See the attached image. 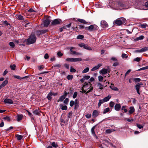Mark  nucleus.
Returning a JSON list of instances; mask_svg holds the SVG:
<instances>
[{
    "mask_svg": "<svg viewBox=\"0 0 148 148\" xmlns=\"http://www.w3.org/2000/svg\"><path fill=\"white\" fill-rule=\"evenodd\" d=\"M92 86V84L90 82H85L82 88V93H83L86 92V93L87 94L91 92L93 89V88Z\"/></svg>",
    "mask_w": 148,
    "mask_h": 148,
    "instance_id": "f257e3e1",
    "label": "nucleus"
},
{
    "mask_svg": "<svg viewBox=\"0 0 148 148\" xmlns=\"http://www.w3.org/2000/svg\"><path fill=\"white\" fill-rule=\"evenodd\" d=\"M36 38L34 34H32L28 39H26L24 42L26 43L27 45H29L34 43L36 40Z\"/></svg>",
    "mask_w": 148,
    "mask_h": 148,
    "instance_id": "f03ea898",
    "label": "nucleus"
},
{
    "mask_svg": "<svg viewBox=\"0 0 148 148\" xmlns=\"http://www.w3.org/2000/svg\"><path fill=\"white\" fill-rule=\"evenodd\" d=\"M78 46L81 47H83L84 49L89 51H91L92 49L87 44H84L83 43H81L78 44Z\"/></svg>",
    "mask_w": 148,
    "mask_h": 148,
    "instance_id": "7ed1b4c3",
    "label": "nucleus"
},
{
    "mask_svg": "<svg viewBox=\"0 0 148 148\" xmlns=\"http://www.w3.org/2000/svg\"><path fill=\"white\" fill-rule=\"evenodd\" d=\"M62 22V20L60 19H56L52 21L51 23V25H58Z\"/></svg>",
    "mask_w": 148,
    "mask_h": 148,
    "instance_id": "20e7f679",
    "label": "nucleus"
},
{
    "mask_svg": "<svg viewBox=\"0 0 148 148\" xmlns=\"http://www.w3.org/2000/svg\"><path fill=\"white\" fill-rule=\"evenodd\" d=\"M110 69L108 68V69L103 68L99 72L102 75H104L107 73H109L110 72Z\"/></svg>",
    "mask_w": 148,
    "mask_h": 148,
    "instance_id": "39448f33",
    "label": "nucleus"
},
{
    "mask_svg": "<svg viewBox=\"0 0 148 148\" xmlns=\"http://www.w3.org/2000/svg\"><path fill=\"white\" fill-rule=\"evenodd\" d=\"M101 26L103 28L108 27V25L107 22L104 20H102L101 22Z\"/></svg>",
    "mask_w": 148,
    "mask_h": 148,
    "instance_id": "423d86ee",
    "label": "nucleus"
},
{
    "mask_svg": "<svg viewBox=\"0 0 148 148\" xmlns=\"http://www.w3.org/2000/svg\"><path fill=\"white\" fill-rule=\"evenodd\" d=\"M143 84L142 83H138L136 85L135 87L136 90L137 92L139 95H140V93L139 90L140 88V86L143 85Z\"/></svg>",
    "mask_w": 148,
    "mask_h": 148,
    "instance_id": "0eeeda50",
    "label": "nucleus"
},
{
    "mask_svg": "<svg viewBox=\"0 0 148 148\" xmlns=\"http://www.w3.org/2000/svg\"><path fill=\"white\" fill-rule=\"evenodd\" d=\"M51 20L49 19H47L43 22L44 26L45 27H47L50 24Z\"/></svg>",
    "mask_w": 148,
    "mask_h": 148,
    "instance_id": "6e6552de",
    "label": "nucleus"
},
{
    "mask_svg": "<svg viewBox=\"0 0 148 148\" xmlns=\"http://www.w3.org/2000/svg\"><path fill=\"white\" fill-rule=\"evenodd\" d=\"M97 27V26L96 25H90L88 27H86L85 28V29L86 30H88L90 31H92L93 30L94 27Z\"/></svg>",
    "mask_w": 148,
    "mask_h": 148,
    "instance_id": "1a4fd4ad",
    "label": "nucleus"
},
{
    "mask_svg": "<svg viewBox=\"0 0 148 148\" xmlns=\"http://www.w3.org/2000/svg\"><path fill=\"white\" fill-rule=\"evenodd\" d=\"M75 48V47H71L70 48V52L71 53V54L73 55H81V53L76 52V51H73V49H74Z\"/></svg>",
    "mask_w": 148,
    "mask_h": 148,
    "instance_id": "9d476101",
    "label": "nucleus"
},
{
    "mask_svg": "<svg viewBox=\"0 0 148 148\" xmlns=\"http://www.w3.org/2000/svg\"><path fill=\"white\" fill-rule=\"evenodd\" d=\"M148 50V47L142 48L140 49H138L136 51V52L138 53H142Z\"/></svg>",
    "mask_w": 148,
    "mask_h": 148,
    "instance_id": "9b49d317",
    "label": "nucleus"
},
{
    "mask_svg": "<svg viewBox=\"0 0 148 148\" xmlns=\"http://www.w3.org/2000/svg\"><path fill=\"white\" fill-rule=\"evenodd\" d=\"M24 116L22 114H17L16 115V121L20 122L23 118Z\"/></svg>",
    "mask_w": 148,
    "mask_h": 148,
    "instance_id": "f8f14e48",
    "label": "nucleus"
},
{
    "mask_svg": "<svg viewBox=\"0 0 148 148\" xmlns=\"http://www.w3.org/2000/svg\"><path fill=\"white\" fill-rule=\"evenodd\" d=\"M100 112L97 110H94L92 113V116L94 118H96L98 116Z\"/></svg>",
    "mask_w": 148,
    "mask_h": 148,
    "instance_id": "ddd939ff",
    "label": "nucleus"
},
{
    "mask_svg": "<svg viewBox=\"0 0 148 148\" xmlns=\"http://www.w3.org/2000/svg\"><path fill=\"white\" fill-rule=\"evenodd\" d=\"M4 102L5 103L9 104H12L13 103V101L10 99L6 98L4 100Z\"/></svg>",
    "mask_w": 148,
    "mask_h": 148,
    "instance_id": "4468645a",
    "label": "nucleus"
},
{
    "mask_svg": "<svg viewBox=\"0 0 148 148\" xmlns=\"http://www.w3.org/2000/svg\"><path fill=\"white\" fill-rule=\"evenodd\" d=\"M102 66L101 64H97V65L93 67L92 69H91V71H94L98 69L99 67Z\"/></svg>",
    "mask_w": 148,
    "mask_h": 148,
    "instance_id": "2eb2a0df",
    "label": "nucleus"
},
{
    "mask_svg": "<svg viewBox=\"0 0 148 148\" xmlns=\"http://www.w3.org/2000/svg\"><path fill=\"white\" fill-rule=\"evenodd\" d=\"M121 106L120 104H116L114 106L115 110L117 111H119L121 110Z\"/></svg>",
    "mask_w": 148,
    "mask_h": 148,
    "instance_id": "dca6fc26",
    "label": "nucleus"
},
{
    "mask_svg": "<svg viewBox=\"0 0 148 148\" xmlns=\"http://www.w3.org/2000/svg\"><path fill=\"white\" fill-rule=\"evenodd\" d=\"M110 88L114 90L118 91L119 90V89L117 87L114 86V84H111V85L110 86Z\"/></svg>",
    "mask_w": 148,
    "mask_h": 148,
    "instance_id": "f3484780",
    "label": "nucleus"
},
{
    "mask_svg": "<svg viewBox=\"0 0 148 148\" xmlns=\"http://www.w3.org/2000/svg\"><path fill=\"white\" fill-rule=\"evenodd\" d=\"M123 22L120 20L117 19L115 21V23L116 24L118 25H120L123 23Z\"/></svg>",
    "mask_w": 148,
    "mask_h": 148,
    "instance_id": "a211bd4d",
    "label": "nucleus"
},
{
    "mask_svg": "<svg viewBox=\"0 0 148 148\" xmlns=\"http://www.w3.org/2000/svg\"><path fill=\"white\" fill-rule=\"evenodd\" d=\"M129 109V113L130 114H133L135 111V110L133 106L130 107Z\"/></svg>",
    "mask_w": 148,
    "mask_h": 148,
    "instance_id": "6ab92c4d",
    "label": "nucleus"
},
{
    "mask_svg": "<svg viewBox=\"0 0 148 148\" xmlns=\"http://www.w3.org/2000/svg\"><path fill=\"white\" fill-rule=\"evenodd\" d=\"M8 81L7 80H5L3 81L0 85L2 88H3L8 83Z\"/></svg>",
    "mask_w": 148,
    "mask_h": 148,
    "instance_id": "aec40b11",
    "label": "nucleus"
},
{
    "mask_svg": "<svg viewBox=\"0 0 148 148\" xmlns=\"http://www.w3.org/2000/svg\"><path fill=\"white\" fill-rule=\"evenodd\" d=\"M111 96L110 95H109L107 97H106L103 98V100L105 102L108 101L111 98Z\"/></svg>",
    "mask_w": 148,
    "mask_h": 148,
    "instance_id": "412c9836",
    "label": "nucleus"
},
{
    "mask_svg": "<svg viewBox=\"0 0 148 148\" xmlns=\"http://www.w3.org/2000/svg\"><path fill=\"white\" fill-rule=\"evenodd\" d=\"M52 93L51 92H50L48 94L47 98L50 101H51L52 99Z\"/></svg>",
    "mask_w": 148,
    "mask_h": 148,
    "instance_id": "4be33fe9",
    "label": "nucleus"
},
{
    "mask_svg": "<svg viewBox=\"0 0 148 148\" xmlns=\"http://www.w3.org/2000/svg\"><path fill=\"white\" fill-rule=\"evenodd\" d=\"M77 21L82 23H83V24H88V22H86L85 20L82 19H78Z\"/></svg>",
    "mask_w": 148,
    "mask_h": 148,
    "instance_id": "5701e85b",
    "label": "nucleus"
},
{
    "mask_svg": "<svg viewBox=\"0 0 148 148\" xmlns=\"http://www.w3.org/2000/svg\"><path fill=\"white\" fill-rule=\"evenodd\" d=\"M144 38V36H140L138 37L137 38L135 39V40L136 41H137L140 40H142Z\"/></svg>",
    "mask_w": 148,
    "mask_h": 148,
    "instance_id": "b1692460",
    "label": "nucleus"
},
{
    "mask_svg": "<svg viewBox=\"0 0 148 148\" xmlns=\"http://www.w3.org/2000/svg\"><path fill=\"white\" fill-rule=\"evenodd\" d=\"M15 136L17 140H21L23 138V136L22 135L18 134L15 135Z\"/></svg>",
    "mask_w": 148,
    "mask_h": 148,
    "instance_id": "393cba45",
    "label": "nucleus"
},
{
    "mask_svg": "<svg viewBox=\"0 0 148 148\" xmlns=\"http://www.w3.org/2000/svg\"><path fill=\"white\" fill-rule=\"evenodd\" d=\"M97 86L101 90H102L103 88V86L100 83H99L97 84Z\"/></svg>",
    "mask_w": 148,
    "mask_h": 148,
    "instance_id": "a878e982",
    "label": "nucleus"
},
{
    "mask_svg": "<svg viewBox=\"0 0 148 148\" xmlns=\"http://www.w3.org/2000/svg\"><path fill=\"white\" fill-rule=\"evenodd\" d=\"M51 145L52 147L54 148H57L58 147V144L55 142H52L51 144Z\"/></svg>",
    "mask_w": 148,
    "mask_h": 148,
    "instance_id": "bb28decb",
    "label": "nucleus"
},
{
    "mask_svg": "<svg viewBox=\"0 0 148 148\" xmlns=\"http://www.w3.org/2000/svg\"><path fill=\"white\" fill-rule=\"evenodd\" d=\"M104 102H105L103 99H100L99 100V102L98 103V107H99L101 106V104L103 103Z\"/></svg>",
    "mask_w": 148,
    "mask_h": 148,
    "instance_id": "cd10ccee",
    "label": "nucleus"
},
{
    "mask_svg": "<svg viewBox=\"0 0 148 148\" xmlns=\"http://www.w3.org/2000/svg\"><path fill=\"white\" fill-rule=\"evenodd\" d=\"M26 111L27 112V113H28L29 116L32 119H34V118L33 117V116L32 114L28 110H26Z\"/></svg>",
    "mask_w": 148,
    "mask_h": 148,
    "instance_id": "c85d7f7f",
    "label": "nucleus"
},
{
    "mask_svg": "<svg viewBox=\"0 0 148 148\" xmlns=\"http://www.w3.org/2000/svg\"><path fill=\"white\" fill-rule=\"evenodd\" d=\"M65 97L63 95H62L60 97L59 99L57 101L59 102L60 101H63L64 99H65Z\"/></svg>",
    "mask_w": 148,
    "mask_h": 148,
    "instance_id": "c756f323",
    "label": "nucleus"
},
{
    "mask_svg": "<svg viewBox=\"0 0 148 148\" xmlns=\"http://www.w3.org/2000/svg\"><path fill=\"white\" fill-rule=\"evenodd\" d=\"M109 112H110V108H107L103 110V113L106 114Z\"/></svg>",
    "mask_w": 148,
    "mask_h": 148,
    "instance_id": "7c9ffc66",
    "label": "nucleus"
},
{
    "mask_svg": "<svg viewBox=\"0 0 148 148\" xmlns=\"http://www.w3.org/2000/svg\"><path fill=\"white\" fill-rule=\"evenodd\" d=\"M82 60L81 58H73V62H80Z\"/></svg>",
    "mask_w": 148,
    "mask_h": 148,
    "instance_id": "2f4dec72",
    "label": "nucleus"
},
{
    "mask_svg": "<svg viewBox=\"0 0 148 148\" xmlns=\"http://www.w3.org/2000/svg\"><path fill=\"white\" fill-rule=\"evenodd\" d=\"M9 44L10 45V46L12 48H14L15 47V45L13 42H10L9 43Z\"/></svg>",
    "mask_w": 148,
    "mask_h": 148,
    "instance_id": "473e14b6",
    "label": "nucleus"
},
{
    "mask_svg": "<svg viewBox=\"0 0 148 148\" xmlns=\"http://www.w3.org/2000/svg\"><path fill=\"white\" fill-rule=\"evenodd\" d=\"M60 106H62V107H61V109L62 110H66L67 109V107L66 105H64V106H63L62 105L60 104Z\"/></svg>",
    "mask_w": 148,
    "mask_h": 148,
    "instance_id": "72a5a7b5",
    "label": "nucleus"
},
{
    "mask_svg": "<svg viewBox=\"0 0 148 148\" xmlns=\"http://www.w3.org/2000/svg\"><path fill=\"white\" fill-rule=\"evenodd\" d=\"M126 107V106H122L121 108V110H123L124 112L125 113L127 112V109L125 108Z\"/></svg>",
    "mask_w": 148,
    "mask_h": 148,
    "instance_id": "f704fd0d",
    "label": "nucleus"
},
{
    "mask_svg": "<svg viewBox=\"0 0 148 148\" xmlns=\"http://www.w3.org/2000/svg\"><path fill=\"white\" fill-rule=\"evenodd\" d=\"M115 130L112 129H107L106 130V132L107 134H110L112 132L114 131Z\"/></svg>",
    "mask_w": 148,
    "mask_h": 148,
    "instance_id": "c9c22d12",
    "label": "nucleus"
},
{
    "mask_svg": "<svg viewBox=\"0 0 148 148\" xmlns=\"http://www.w3.org/2000/svg\"><path fill=\"white\" fill-rule=\"evenodd\" d=\"M89 70V68L88 67H86V68L84 69L82 71V73H87L88 72Z\"/></svg>",
    "mask_w": 148,
    "mask_h": 148,
    "instance_id": "e433bc0d",
    "label": "nucleus"
},
{
    "mask_svg": "<svg viewBox=\"0 0 148 148\" xmlns=\"http://www.w3.org/2000/svg\"><path fill=\"white\" fill-rule=\"evenodd\" d=\"M66 77L68 80H71L73 78V76L72 75H68Z\"/></svg>",
    "mask_w": 148,
    "mask_h": 148,
    "instance_id": "4c0bfd02",
    "label": "nucleus"
},
{
    "mask_svg": "<svg viewBox=\"0 0 148 148\" xmlns=\"http://www.w3.org/2000/svg\"><path fill=\"white\" fill-rule=\"evenodd\" d=\"M10 67L12 70H14L15 69L16 66L15 64L10 65Z\"/></svg>",
    "mask_w": 148,
    "mask_h": 148,
    "instance_id": "58836bf2",
    "label": "nucleus"
},
{
    "mask_svg": "<svg viewBox=\"0 0 148 148\" xmlns=\"http://www.w3.org/2000/svg\"><path fill=\"white\" fill-rule=\"evenodd\" d=\"M77 38V39H82L84 38V36L83 35H80L78 36Z\"/></svg>",
    "mask_w": 148,
    "mask_h": 148,
    "instance_id": "ea45409f",
    "label": "nucleus"
},
{
    "mask_svg": "<svg viewBox=\"0 0 148 148\" xmlns=\"http://www.w3.org/2000/svg\"><path fill=\"white\" fill-rule=\"evenodd\" d=\"M98 78L99 81L102 82L103 81V76L100 75L98 76Z\"/></svg>",
    "mask_w": 148,
    "mask_h": 148,
    "instance_id": "a19ab883",
    "label": "nucleus"
},
{
    "mask_svg": "<svg viewBox=\"0 0 148 148\" xmlns=\"http://www.w3.org/2000/svg\"><path fill=\"white\" fill-rule=\"evenodd\" d=\"M95 127H93L91 129V132L92 134L96 136L95 132L94 130Z\"/></svg>",
    "mask_w": 148,
    "mask_h": 148,
    "instance_id": "79ce46f5",
    "label": "nucleus"
},
{
    "mask_svg": "<svg viewBox=\"0 0 148 148\" xmlns=\"http://www.w3.org/2000/svg\"><path fill=\"white\" fill-rule=\"evenodd\" d=\"M79 103H74V109L77 110L79 107Z\"/></svg>",
    "mask_w": 148,
    "mask_h": 148,
    "instance_id": "37998d69",
    "label": "nucleus"
},
{
    "mask_svg": "<svg viewBox=\"0 0 148 148\" xmlns=\"http://www.w3.org/2000/svg\"><path fill=\"white\" fill-rule=\"evenodd\" d=\"M133 80L135 82H140L141 80L139 78H134Z\"/></svg>",
    "mask_w": 148,
    "mask_h": 148,
    "instance_id": "c03bdc74",
    "label": "nucleus"
},
{
    "mask_svg": "<svg viewBox=\"0 0 148 148\" xmlns=\"http://www.w3.org/2000/svg\"><path fill=\"white\" fill-rule=\"evenodd\" d=\"M69 101V99L68 98H66L65 99L64 101V104L67 105L68 104V103Z\"/></svg>",
    "mask_w": 148,
    "mask_h": 148,
    "instance_id": "a18cd8bd",
    "label": "nucleus"
},
{
    "mask_svg": "<svg viewBox=\"0 0 148 148\" xmlns=\"http://www.w3.org/2000/svg\"><path fill=\"white\" fill-rule=\"evenodd\" d=\"M17 18L18 20H22L23 19V17L21 15H19L18 16Z\"/></svg>",
    "mask_w": 148,
    "mask_h": 148,
    "instance_id": "49530a36",
    "label": "nucleus"
},
{
    "mask_svg": "<svg viewBox=\"0 0 148 148\" xmlns=\"http://www.w3.org/2000/svg\"><path fill=\"white\" fill-rule=\"evenodd\" d=\"M3 119L4 120H6L8 121H10V118L9 116H6V117H4L3 118Z\"/></svg>",
    "mask_w": 148,
    "mask_h": 148,
    "instance_id": "de8ad7c7",
    "label": "nucleus"
},
{
    "mask_svg": "<svg viewBox=\"0 0 148 148\" xmlns=\"http://www.w3.org/2000/svg\"><path fill=\"white\" fill-rule=\"evenodd\" d=\"M76 70L73 68L72 67H71L70 69V71L71 73H75L76 72Z\"/></svg>",
    "mask_w": 148,
    "mask_h": 148,
    "instance_id": "09e8293b",
    "label": "nucleus"
},
{
    "mask_svg": "<svg viewBox=\"0 0 148 148\" xmlns=\"http://www.w3.org/2000/svg\"><path fill=\"white\" fill-rule=\"evenodd\" d=\"M33 113L34 114H36L37 115H39L40 114L37 110H34L33 111Z\"/></svg>",
    "mask_w": 148,
    "mask_h": 148,
    "instance_id": "8fccbe9b",
    "label": "nucleus"
},
{
    "mask_svg": "<svg viewBox=\"0 0 148 148\" xmlns=\"http://www.w3.org/2000/svg\"><path fill=\"white\" fill-rule=\"evenodd\" d=\"M66 61L68 62H73V58H67L66 59Z\"/></svg>",
    "mask_w": 148,
    "mask_h": 148,
    "instance_id": "3c124183",
    "label": "nucleus"
},
{
    "mask_svg": "<svg viewBox=\"0 0 148 148\" xmlns=\"http://www.w3.org/2000/svg\"><path fill=\"white\" fill-rule=\"evenodd\" d=\"M86 117L88 119L90 118L91 116V115L90 114H87L85 115Z\"/></svg>",
    "mask_w": 148,
    "mask_h": 148,
    "instance_id": "603ef678",
    "label": "nucleus"
},
{
    "mask_svg": "<svg viewBox=\"0 0 148 148\" xmlns=\"http://www.w3.org/2000/svg\"><path fill=\"white\" fill-rule=\"evenodd\" d=\"M74 105V102L73 101L71 100L70 102V106L71 107H73Z\"/></svg>",
    "mask_w": 148,
    "mask_h": 148,
    "instance_id": "864d4df0",
    "label": "nucleus"
},
{
    "mask_svg": "<svg viewBox=\"0 0 148 148\" xmlns=\"http://www.w3.org/2000/svg\"><path fill=\"white\" fill-rule=\"evenodd\" d=\"M122 57L123 58H127L128 57V56L124 53H122Z\"/></svg>",
    "mask_w": 148,
    "mask_h": 148,
    "instance_id": "5fc2aeb1",
    "label": "nucleus"
},
{
    "mask_svg": "<svg viewBox=\"0 0 148 148\" xmlns=\"http://www.w3.org/2000/svg\"><path fill=\"white\" fill-rule=\"evenodd\" d=\"M77 95V93L76 92H74V94L73 96V99H75Z\"/></svg>",
    "mask_w": 148,
    "mask_h": 148,
    "instance_id": "6e6d98bb",
    "label": "nucleus"
},
{
    "mask_svg": "<svg viewBox=\"0 0 148 148\" xmlns=\"http://www.w3.org/2000/svg\"><path fill=\"white\" fill-rule=\"evenodd\" d=\"M114 105V103L113 101H110V106L112 107H113Z\"/></svg>",
    "mask_w": 148,
    "mask_h": 148,
    "instance_id": "4d7b16f0",
    "label": "nucleus"
},
{
    "mask_svg": "<svg viewBox=\"0 0 148 148\" xmlns=\"http://www.w3.org/2000/svg\"><path fill=\"white\" fill-rule=\"evenodd\" d=\"M136 126L139 129L143 128V126H142L138 123L136 124Z\"/></svg>",
    "mask_w": 148,
    "mask_h": 148,
    "instance_id": "13d9d810",
    "label": "nucleus"
},
{
    "mask_svg": "<svg viewBox=\"0 0 148 148\" xmlns=\"http://www.w3.org/2000/svg\"><path fill=\"white\" fill-rule=\"evenodd\" d=\"M140 27L143 28H145L147 25L146 24H142L140 25Z\"/></svg>",
    "mask_w": 148,
    "mask_h": 148,
    "instance_id": "bf43d9fd",
    "label": "nucleus"
},
{
    "mask_svg": "<svg viewBox=\"0 0 148 148\" xmlns=\"http://www.w3.org/2000/svg\"><path fill=\"white\" fill-rule=\"evenodd\" d=\"M125 120H127V121H128V122H131V121H133V119H132V118H131L130 119V118H125Z\"/></svg>",
    "mask_w": 148,
    "mask_h": 148,
    "instance_id": "052dcab7",
    "label": "nucleus"
},
{
    "mask_svg": "<svg viewBox=\"0 0 148 148\" xmlns=\"http://www.w3.org/2000/svg\"><path fill=\"white\" fill-rule=\"evenodd\" d=\"M71 26V23H70L68 25L63 26V28L64 29H66V27L69 28Z\"/></svg>",
    "mask_w": 148,
    "mask_h": 148,
    "instance_id": "680f3d73",
    "label": "nucleus"
},
{
    "mask_svg": "<svg viewBox=\"0 0 148 148\" xmlns=\"http://www.w3.org/2000/svg\"><path fill=\"white\" fill-rule=\"evenodd\" d=\"M38 70H40L41 69H43L44 68V66L43 65H42L38 66Z\"/></svg>",
    "mask_w": 148,
    "mask_h": 148,
    "instance_id": "e2e57ef3",
    "label": "nucleus"
},
{
    "mask_svg": "<svg viewBox=\"0 0 148 148\" xmlns=\"http://www.w3.org/2000/svg\"><path fill=\"white\" fill-rule=\"evenodd\" d=\"M57 55L58 56L61 57L63 55V54L61 53L60 51H59L57 53Z\"/></svg>",
    "mask_w": 148,
    "mask_h": 148,
    "instance_id": "0e129e2a",
    "label": "nucleus"
},
{
    "mask_svg": "<svg viewBox=\"0 0 148 148\" xmlns=\"http://www.w3.org/2000/svg\"><path fill=\"white\" fill-rule=\"evenodd\" d=\"M140 58L139 57H138L134 59V61H136L137 62H139L140 61Z\"/></svg>",
    "mask_w": 148,
    "mask_h": 148,
    "instance_id": "69168bd1",
    "label": "nucleus"
},
{
    "mask_svg": "<svg viewBox=\"0 0 148 148\" xmlns=\"http://www.w3.org/2000/svg\"><path fill=\"white\" fill-rule=\"evenodd\" d=\"M119 65V63L117 61H116L115 62H114L113 65V66H117Z\"/></svg>",
    "mask_w": 148,
    "mask_h": 148,
    "instance_id": "338daca9",
    "label": "nucleus"
},
{
    "mask_svg": "<svg viewBox=\"0 0 148 148\" xmlns=\"http://www.w3.org/2000/svg\"><path fill=\"white\" fill-rule=\"evenodd\" d=\"M49 58V56L48 54L47 53H46L44 56V58L46 59H48Z\"/></svg>",
    "mask_w": 148,
    "mask_h": 148,
    "instance_id": "774afa93",
    "label": "nucleus"
}]
</instances>
